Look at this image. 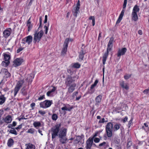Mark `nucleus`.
Here are the masks:
<instances>
[{
    "mask_svg": "<svg viewBox=\"0 0 149 149\" xmlns=\"http://www.w3.org/2000/svg\"><path fill=\"white\" fill-rule=\"evenodd\" d=\"M61 125V124H58L51 128L52 138L53 140L55 139L57 136H58L60 142L63 144L66 143L68 141L66 137L67 129L63 128L60 130Z\"/></svg>",
    "mask_w": 149,
    "mask_h": 149,
    "instance_id": "obj_1",
    "label": "nucleus"
},
{
    "mask_svg": "<svg viewBox=\"0 0 149 149\" xmlns=\"http://www.w3.org/2000/svg\"><path fill=\"white\" fill-rule=\"evenodd\" d=\"M113 38L112 37L110 38L109 42L107 52L104 53L102 57V62L103 65H104L105 63L107 58L108 56L109 52L111 50V48L113 47Z\"/></svg>",
    "mask_w": 149,
    "mask_h": 149,
    "instance_id": "obj_2",
    "label": "nucleus"
},
{
    "mask_svg": "<svg viewBox=\"0 0 149 149\" xmlns=\"http://www.w3.org/2000/svg\"><path fill=\"white\" fill-rule=\"evenodd\" d=\"M43 34V32L42 30L39 32L36 31L34 32L33 38V42L36 43H38L40 40Z\"/></svg>",
    "mask_w": 149,
    "mask_h": 149,
    "instance_id": "obj_3",
    "label": "nucleus"
},
{
    "mask_svg": "<svg viewBox=\"0 0 149 149\" xmlns=\"http://www.w3.org/2000/svg\"><path fill=\"white\" fill-rule=\"evenodd\" d=\"M139 6L136 5L133 8L132 13V19L134 21H136L138 19V17L137 13L139 11Z\"/></svg>",
    "mask_w": 149,
    "mask_h": 149,
    "instance_id": "obj_4",
    "label": "nucleus"
},
{
    "mask_svg": "<svg viewBox=\"0 0 149 149\" xmlns=\"http://www.w3.org/2000/svg\"><path fill=\"white\" fill-rule=\"evenodd\" d=\"M75 77V76L72 77L69 75H68L65 80V84L67 87L68 86L76 84L74 83L75 80L74 79Z\"/></svg>",
    "mask_w": 149,
    "mask_h": 149,
    "instance_id": "obj_5",
    "label": "nucleus"
},
{
    "mask_svg": "<svg viewBox=\"0 0 149 149\" xmlns=\"http://www.w3.org/2000/svg\"><path fill=\"white\" fill-rule=\"evenodd\" d=\"M52 104V100H46L40 103L39 105L40 107L46 109L49 107Z\"/></svg>",
    "mask_w": 149,
    "mask_h": 149,
    "instance_id": "obj_6",
    "label": "nucleus"
},
{
    "mask_svg": "<svg viewBox=\"0 0 149 149\" xmlns=\"http://www.w3.org/2000/svg\"><path fill=\"white\" fill-rule=\"evenodd\" d=\"M127 0H124V1L123 4V9L121 12L120 14L119 15V16L118 19H117L116 22V24L119 23L122 19L124 15V13L125 11V8L126 6Z\"/></svg>",
    "mask_w": 149,
    "mask_h": 149,
    "instance_id": "obj_7",
    "label": "nucleus"
},
{
    "mask_svg": "<svg viewBox=\"0 0 149 149\" xmlns=\"http://www.w3.org/2000/svg\"><path fill=\"white\" fill-rule=\"evenodd\" d=\"M24 83V80H19L17 82L14 90V96H15L16 95Z\"/></svg>",
    "mask_w": 149,
    "mask_h": 149,
    "instance_id": "obj_8",
    "label": "nucleus"
},
{
    "mask_svg": "<svg viewBox=\"0 0 149 149\" xmlns=\"http://www.w3.org/2000/svg\"><path fill=\"white\" fill-rule=\"evenodd\" d=\"M69 39L68 38L65 39L63 45V47L62 49L61 54L62 55H64L66 54L67 51V47L69 43Z\"/></svg>",
    "mask_w": 149,
    "mask_h": 149,
    "instance_id": "obj_9",
    "label": "nucleus"
},
{
    "mask_svg": "<svg viewBox=\"0 0 149 149\" xmlns=\"http://www.w3.org/2000/svg\"><path fill=\"white\" fill-rule=\"evenodd\" d=\"M32 37L31 36H29L22 40V43L24 44L27 43L28 45H29L32 42Z\"/></svg>",
    "mask_w": 149,
    "mask_h": 149,
    "instance_id": "obj_10",
    "label": "nucleus"
},
{
    "mask_svg": "<svg viewBox=\"0 0 149 149\" xmlns=\"http://www.w3.org/2000/svg\"><path fill=\"white\" fill-rule=\"evenodd\" d=\"M23 61V60L22 58H17L13 62V65L15 67L19 66L21 65Z\"/></svg>",
    "mask_w": 149,
    "mask_h": 149,
    "instance_id": "obj_11",
    "label": "nucleus"
},
{
    "mask_svg": "<svg viewBox=\"0 0 149 149\" xmlns=\"http://www.w3.org/2000/svg\"><path fill=\"white\" fill-rule=\"evenodd\" d=\"M85 47L82 44V46L81 48V50L79 52V58L81 60H83L84 57V56L86 53V51L84 49Z\"/></svg>",
    "mask_w": 149,
    "mask_h": 149,
    "instance_id": "obj_12",
    "label": "nucleus"
},
{
    "mask_svg": "<svg viewBox=\"0 0 149 149\" xmlns=\"http://www.w3.org/2000/svg\"><path fill=\"white\" fill-rule=\"evenodd\" d=\"M93 143V140L91 139V138H89L87 141L85 147L86 149H91L92 144Z\"/></svg>",
    "mask_w": 149,
    "mask_h": 149,
    "instance_id": "obj_13",
    "label": "nucleus"
},
{
    "mask_svg": "<svg viewBox=\"0 0 149 149\" xmlns=\"http://www.w3.org/2000/svg\"><path fill=\"white\" fill-rule=\"evenodd\" d=\"M12 29L10 28L6 29L3 32V36L5 38H7L10 35Z\"/></svg>",
    "mask_w": 149,
    "mask_h": 149,
    "instance_id": "obj_14",
    "label": "nucleus"
},
{
    "mask_svg": "<svg viewBox=\"0 0 149 149\" xmlns=\"http://www.w3.org/2000/svg\"><path fill=\"white\" fill-rule=\"evenodd\" d=\"M127 51V49L125 47L121 49H119L118 52L117 56L120 57L121 56L124 55Z\"/></svg>",
    "mask_w": 149,
    "mask_h": 149,
    "instance_id": "obj_15",
    "label": "nucleus"
},
{
    "mask_svg": "<svg viewBox=\"0 0 149 149\" xmlns=\"http://www.w3.org/2000/svg\"><path fill=\"white\" fill-rule=\"evenodd\" d=\"M3 56L4 58L5 62L3 61L2 63H6V66L8 65L9 63V60L10 58V55L8 54H4L3 55Z\"/></svg>",
    "mask_w": 149,
    "mask_h": 149,
    "instance_id": "obj_16",
    "label": "nucleus"
},
{
    "mask_svg": "<svg viewBox=\"0 0 149 149\" xmlns=\"http://www.w3.org/2000/svg\"><path fill=\"white\" fill-rule=\"evenodd\" d=\"M76 86V84H74L70 86H68V93H70L73 92L75 89V87Z\"/></svg>",
    "mask_w": 149,
    "mask_h": 149,
    "instance_id": "obj_17",
    "label": "nucleus"
},
{
    "mask_svg": "<svg viewBox=\"0 0 149 149\" xmlns=\"http://www.w3.org/2000/svg\"><path fill=\"white\" fill-rule=\"evenodd\" d=\"M120 85L122 88L126 90H128L129 87L128 86V84L125 83L123 81H122L120 82Z\"/></svg>",
    "mask_w": 149,
    "mask_h": 149,
    "instance_id": "obj_18",
    "label": "nucleus"
},
{
    "mask_svg": "<svg viewBox=\"0 0 149 149\" xmlns=\"http://www.w3.org/2000/svg\"><path fill=\"white\" fill-rule=\"evenodd\" d=\"M4 121L7 123H10L12 121V117L10 115L7 116L5 118H3Z\"/></svg>",
    "mask_w": 149,
    "mask_h": 149,
    "instance_id": "obj_19",
    "label": "nucleus"
},
{
    "mask_svg": "<svg viewBox=\"0 0 149 149\" xmlns=\"http://www.w3.org/2000/svg\"><path fill=\"white\" fill-rule=\"evenodd\" d=\"M121 126V124L120 123H116L113 126V131L114 132H116L120 128L122 130V127H120Z\"/></svg>",
    "mask_w": 149,
    "mask_h": 149,
    "instance_id": "obj_20",
    "label": "nucleus"
},
{
    "mask_svg": "<svg viewBox=\"0 0 149 149\" xmlns=\"http://www.w3.org/2000/svg\"><path fill=\"white\" fill-rule=\"evenodd\" d=\"M64 106L61 108V109L64 111H70L73 108V107L70 106L69 104H67L66 105L64 104Z\"/></svg>",
    "mask_w": 149,
    "mask_h": 149,
    "instance_id": "obj_21",
    "label": "nucleus"
},
{
    "mask_svg": "<svg viewBox=\"0 0 149 149\" xmlns=\"http://www.w3.org/2000/svg\"><path fill=\"white\" fill-rule=\"evenodd\" d=\"M102 98V96L101 95H99L97 96L95 99L96 105H99V103L101 102Z\"/></svg>",
    "mask_w": 149,
    "mask_h": 149,
    "instance_id": "obj_22",
    "label": "nucleus"
},
{
    "mask_svg": "<svg viewBox=\"0 0 149 149\" xmlns=\"http://www.w3.org/2000/svg\"><path fill=\"white\" fill-rule=\"evenodd\" d=\"M57 88L56 87L53 86V88L50 91H49L47 93V95L48 96H52L53 95V93L56 89Z\"/></svg>",
    "mask_w": 149,
    "mask_h": 149,
    "instance_id": "obj_23",
    "label": "nucleus"
},
{
    "mask_svg": "<svg viewBox=\"0 0 149 149\" xmlns=\"http://www.w3.org/2000/svg\"><path fill=\"white\" fill-rule=\"evenodd\" d=\"M26 149H35V146L31 143H28L25 144Z\"/></svg>",
    "mask_w": 149,
    "mask_h": 149,
    "instance_id": "obj_24",
    "label": "nucleus"
},
{
    "mask_svg": "<svg viewBox=\"0 0 149 149\" xmlns=\"http://www.w3.org/2000/svg\"><path fill=\"white\" fill-rule=\"evenodd\" d=\"M113 125L111 122L108 123L106 126V130H113Z\"/></svg>",
    "mask_w": 149,
    "mask_h": 149,
    "instance_id": "obj_25",
    "label": "nucleus"
},
{
    "mask_svg": "<svg viewBox=\"0 0 149 149\" xmlns=\"http://www.w3.org/2000/svg\"><path fill=\"white\" fill-rule=\"evenodd\" d=\"M6 98L5 97L4 95H0V105L3 104L5 102Z\"/></svg>",
    "mask_w": 149,
    "mask_h": 149,
    "instance_id": "obj_26",
    "label": "nucleus"
},
{
    "mask_svg": "<svg viewBox=\"0 0 149 149\" xmlns=\"http://www.w3.org/2000/svg\"><path fill=\"white\" fill-rule=\"evenodd\" d=\"M14 143V141L12 139L10 138L8 141L7 144L9 147H11Z\"/></svg>",
    "mask_w": 149,
    "mask_h": 149,
    "instance_id": "obj_27",
    "label": "nucleus"
},
{
    "mask_svg": "<svg viewBox=\"0 0 149 149\" xmlns=\"http://www.w3.org/2000/svg\"><path fill=\"white\" fill-rule=\"evenodd\" d=\"M26 25L28 28V31H30L32 27V25L31 24V22L30 21V18L28 20L26 23Z\"/></svg>",
    "mask_w": 149,
    "mask_h": 149,
    "instance_id": "obj_28",
    "label": "nucleus"
},
{
    "mask_svg": "<svg viewBox=\"0 0 149 149\" xmlns=\"http://www.w3.org/2000/svg\"><path fill=\"white\" fill-rule=\"evenodd\" d=\"M1 72L5 73V74L6 76L7 77H9L11 76L10 74L8 72V70L6 69H2Z\"/></svg>",
    "mask_w": 149,
    "mask_h": 149,
    "instance_id": "obj_29",
    "label": "nucleus"
},
{
    "mask_svg": "<svg viewBox=\"0 0 149 149\" xmlns=\"http://www.w3.org/2000/svg\"><path fill=\"white\" fill-rule=\"evenodd\" d=\"M95 91V89H94V88L91 86L90 88L88 89V91L86 93H88L90 94H92L94 93Z\"/></svg>",
    "mask_w": 149,
    "mask_h": 149,
    "instance_id": "obj_30",
    "label": "nucleus"
},
{
    "mask_svg": "<svg viewBox=\"0 0 149 149\" xmlns=\"http://www.w3.org/2000/svg\"><path fill=\"white\" fill-rule=\"evenodd\" d=\"M106 132L107 136L111 137L112 135V130H106Z\"/></svg>",
    "mask_w": 149,
    "mask_h": 149,
    "instance_id": "obj_31",
    "label": "nucleus"
},
{
    "mask_svg": "<svg viewBox=\"0 0 149 149\" xmlns=\"http://www.w3.org/2000/svg\"><path fill=\"white\" fill-rule=\"evenodd\" d=\"M33 125L37 129V127H39L41 126V124L40 122L36 121L34 122Z\"/></svg>",
    "mask_w": 149,
    "mask_h": 149,
    "instance_id": "obj_32",
    "label": "nucleus"
},
{
    "mask_svg": "<svg viewBox=\"0 0 149 149\" xmlns=\"http://www.w3.org/2000/svg\"><path fill=\"white\" fill-rule=\"evenodd\" d=\"M79 7H76V9L75 10V12L73 14V15L75 16L76 17H77V14L79 13Z\"/></svg>",
    "mask_w": 149,
    "mask_h": 149,
    "instance_id": "obj_33",
    "label": "nucleus"
},
{
    "mask_svg": "<svg viewBox=\"0 0 149 149\" xmlns=\"http://www.w3.org/2000/svg\"><path fill=\"white\" fill-rule=\"evenodd\" d=\"M22 93L24 95H26L27 94V92L25 91V87H23L21 90Z\"/></svg>",
    "mask_w": 149,
    "mask_h": 149,
    "instance_id": "obj_34",
    "label": "nucleus"
},
{
    "mask_svg": "<svg viewBox=\"0 0 149 149\" xmlns=\"http://www.w3.org/2000/svg\"><path fill=\"white\" fill-rule=\"evenodd\" d=\"M89 19L90 20H92V25L94 26L95 25V18L94 16H91L89 17Z\"/></svg>",
    "mask_w": 149,
    "mask_h": 149,
    "instance_id": "obj_35",
    "label": "nucleus"
},
{
    "mask_svg": "<svg viewBox=\"0 0 149 149\" xmlns=\"http://www.w3.org/2000/svg\"><path fill=\"white\" fill-rule=\"evenodd\" d=\"M80 66V64L78 63H74L73 65V67L76 68H79Z\"/></svg>",
    "mask_w": 149,
    "mask_h": 149,
    "instance_id": "obj_36",
    "label": "nucleus"
},
{
    "mask_svg": "<svg viewBox=\"0 0 149 149\" xmlns=\"http://www.w3.org/2000/svg\"><path fill=\"white\" fill-rule=\"evenodd\" d=\"M35 130L33 129L30 128L27 131V133L33 134L35 132Z\"/></svg>",
    "mask_w": 149,
    "mask_h": 149,
    "instance_id": "obj_37",
    "label": "nucleus"
},
{
    "mask_svg": "<svg viewBox=\"0 0 149 149\" xmlns=\"http://www.w3.org/2000/svg\"><path fill=\"white\" fill-rule=\"evenodd\" d=\"M58 118V116L56 113H54L52 116V119L54 120H56Z\"/></svg>",
    "mask_w": 149,
    "mask_h": 149,
    "instance_id": "obj_38",
    "label": "nucleus"
},
{
    "mask_svg": "<svg viewBox=\"0 0 149 149\" xmlns=\"http://www.w3.org/2000/svg\"><path fill=\"white\" fill-rule=\"evenodd\" d=\"M77 139H78L79 141L81 143H83L84 142V140H83V142L82 141V138L81 136H77Z\"/></svg>",
    "mask_w": 149,
    "mask_h": 149,
    "instance_id": "obj_39",
    "label": "nucleus"
},
{
    "mask_svg": "<svg viewBox=\"0 0 149 149\" xmlns=\"http://www.w3.org/2000/svg\"><path fill=\"white\" fill-rule=\"evenodd\" d=\"M9 132L11 134H14L16 135H17V134L16 131L14 129H13V130H10L9 131Z\"/></svg>",
    "mask_w": 149,
    "mask_h": 149,
    "instance_id": "obj_40",
    "label": "nucleus"
},
{
    "mask_svg": "<svg viewBox=\"0 0 149 149\" xmlns=\"http://www.w3.org/2000/svg\"><path fill=\"white\" fill-rule=\"evenodd\" d=\"M99 81L97 79H96L95 81L93 84H92L91 86L93 88H95L97 85Z\"/></svg>",
    "mask_w": 149,
    "mask_h": 149,
    "instance_id": "obj_41",
    "label": "nucleus"
},
{
    "mask_svg": "<svg viewBox=\"0 0 149 149\" xmlns=\"http://www.w3.org/2000/svg\"><path fill=\"white\" fill-rule=\"evenodd\" d=\"M143 92L145 94L149 95V87L148 89L145 90Z\"/></svg>",
    "mask_w": 149,
    "mask_h": 149,
    "instance_id": "obj_42",
    "label": "nucleus"
},
{
    "mask_svg": "<svg viewBox=\"0 0 149 149\" xmlns=\"http://www.w3.org/2000/svg\"><path fill=\"white\" fill-rule=\"evenodd\" d=\"M131 74H126L125 75H124V78L125 79L127 80L129 79L130 77H131Z\"/></svg>",
    "mask_w": 149,
    "mask_h": 149,
    "instance_id": "obj_43",
    "label": "nucleus"
},
{
    "mask_svg": "<svg viewBox=\"0 0 149 149\" xmlns=\"http://www.w3.org/2000/svg\"><path fill=\"white\" fill-rule=\"evenodd\" d=\"M49 26V23H48V25H45L44 26V28L45 29V33L47 34V31L48 29V27Z\"/></svg>",
    "mask_w": 149,
    "mask_h": 149,
    "instance_id": "obj_44",
    "label": "nucleus"
},
{
    "mask_svg": "<svg viewBox=\"0 0 149 149\" xmlns=\"http://www.w3.org/2000/svg\"><path fill=\"white\" fill-rule=\"evenodd\" d=\"M94 141L95 143H99L100 141V139L97 138H95L94 139Z\"/></svg>",
    "mask_w": 149,
    "mask_h": 149,
    "instance_id": "obj_45",
    "label": "nucleus"
},
{
    "mask_svg": "<svg viewBox=\"0 0 149 149\" xmlns=\"http://www.w3.org/2000/svg\"><path fill=\"white\" fill-rule=\"evenodd\" d=\"M132 145V142L131 141H128L127 143V148H129Z\"/></svg>",
    "mask_w": 149,
    "mask_h": 149,
    "instance_id": "obj_46",
    "label": "nucleus"
},
{
    "mask_svg": "<svg viewBox=\"0 0 149 149\" xmlns=\"http://www.w3.org/2000/svg\"><path fill=\"white\" fill-rule=\"evenodd\" d=\"M24 49V48L21 47L18 48L17 50V53H18L20 52L21 51H22Z\"/></svg>",
    "mask_w": 149,
    "mask_h": 149,
    "instance_id": "obj_47",
    "label": "nucleus"
},
{
    "mask_svg": "<svg viewBox=\"0 0 149 149\" xmlns=\"http://www.w3.org/2000/svg\"><path fill=\"white\" fill-rule=\"evenodd\" d=\"M98 134V132H95V134H94V135H93V136L91 138V139H92V140H93L95 138H96L95 137L97 136Z\"/></svg>",
    "mask_w": 149,
    "mask_h": 149,
    "instance_id": "obj_48",
    "label": "nucleus"
},
{
    "mask_svg": "<svg viewBox=\"0 0 149 149\" xmlns=\"http://www.w3.org/2000/svg\"><path fill=\"white\" fill-rule=\"evenodd\" d=\"M38 113L42 115H44L46 113L45 111H42L41 110H39L38 111Z\"/></svg>",
    "mask_w": 149,
    "mask_h": 149,
    "instance_id": "obj_49",
    "label": "nucleus"
},
{
    "mask_svg": "<svg viewBox=\"0 0 149 149\" xmlns=\"http://www.w3.org/2000/svg\"><path fill=\"white\" fill-rule=\"evenodd\" d=\"M45 98V95H43L42 96H40L38 98V100H41Z\"/></svg>",
    "mask_w": 149,
    "mask_h": 149,
    "instance_id": "obj_50",
    "label": "nucleus"
},
{
    "mask_svg": "<svg viewBox=\"0 0 149 149\" xmlns=\"http://www.w3.org/2000/svg\"><path fill=\"white\" fill-rule=\"evenodd\" d=\"M127 116H125V118L122 119V121L124 123H125L127 121Z\"/></svg>",
    "mask_w": 149,
    "mask_h": 149,
    "instance_id": "obj_51",
    "label": "nucleus"
},
{
    "mask_svg": "<svg viewBox=\"0 0 149 149\" xmlns=\"http://www.w3.org/2000/svg\"><path fill=\"white\" fill-rule=\"evenodd\" d=\"M78 92L77 91L75 92L72 94V96L73 97H74L75 96L78 94Z\"/></svg>",
    "mask_w": 149,
    "mask_h": 149,
    "instance_id": "obj_52",
    "label": "nucleus"
},
{
    "mask_svg": "<svg viewBox=\"0 0 149 149\" xmlns=\"http://www.w3.org/2000/svg\"><path fill=\"white\" fill-rule=\"evenodd\" d=\"M105 122V119L104 118L100 119L99 121V123H104Z\"/></svg>",
    "mask_w": 149,
    "mask_h": 149,
    "instance_id": "obj_53",
    "label": "nucleus"
},
{
    "mask_svg": "<svg viewBox=\"0 0 149 149\" xmlns=\"http://www.w3.org/2000/svg\"><path fill=\"white\" fill-rule=\"evenodd\" d=\"M40 25L39 28L41 27L42 19L41 17H40L39 18Z\"/></svg>",
    "mask_w": 149,
    "mask_h": 149,
    "instance_id": "obj_54",
    "label": "nucleus"
},
{
    "mask_svg": "<svg viewBox=\"0 0 149 149\" xmlns=\"http://www.w3.org/2000/svg\"><path fill=\"white\" fill-rule=\"evenodd\" d=\"M106 143L105 142H103L102 143L99 144V146L101 147L102 146H105Z\"/></svg>",
    "mask_w": 149,
    "mask_h": 149,
    "instance_id": "obj_55",
    "label": "nucleus"
},
{
    "mask_svg": "<svg viewBox=\"0 0 149 149\" xmlns=\"http://www.w3.org/2000/svg\"><path fill=\"white\" fill-rule=\"evenodd\" d=\"M47 15H45V20L44 21V23H45L47 22Z\"/></svg>",
    "mask_w": 149,
    "mask_h": 149,
    "instance_id": "obj_56",
    "label": "nucleus"
},
{
    "mask_svg": "<svg viewBox=\"0 0 149 149\" xmlns=\"http://www.w3.org/2000/svg\"><path fill=\"white\" fill-rule=\"evenodd\" d=\"M3 121L4 120H3V118L2 119L1 117L0 116V125H2L3 123Z\"/></svg>",
    "mask_w": 149,
    "mask_h": 149,
    "instance_id": "obj_57",
    "label": "nucleus"
},
{
    "mask_svg": "<svg viewBox=\"0 0 149 149\" xmlns=\"http://www.w3.org/2000/svg\"><path fill=\"white\" fill-rule=\"evenodd\" d=\"M22 128V125L21 124L19 125L17 127H15V129H16L17 130H18V129H21Z\"/></svg>",
    "mask_w": 149,
    "mask_h": 149,
    "instance_id": "obj_58",
    "label": "nucleus"
},
{
    "mask_svg": "<svg viewBox=\"0 0 149 149\" xmlns=\"http://www.w3.org/2000/svg\"><path fill=\"white\" fill-rule=\"evenodd\" d=\"M68 72L71 75H72L73 74V72L71 71L70 69L67 70Z\"/></svg>",
    "mask_w": 149,
    "mask_h": 149,
    "instance_id": "obj_59",
    "label": "nucleus"
},
{
    "mask_svg": "<svg viewBox=\"0 0 149 149\" xmlns=\"http://www.w3.org/2000/svg\"><path fill=\"white\" fill-rule=\"evenodd\" d=\"M138 33L139 35H141L143 34L142 31L141 30H139L138 31Z\"/></svg>",
    "mask_w": 149,
    "mask_h": 149,
    "instance_id": "obj_60",
    "label": "nucleus"
},
{
    "mask_svg": "<svg viewBox=\"0 0 149 149\" xmlns=\"http://www.w3.org/2000/svg\"><path fill=\"white\" fill-rule=\"evenodd\" d=\"M35 103L33 102L31 104V107L32 108L33 107H35Z\"/></svg>",
    "mask_w": 149,
    "mask_h": 149,
    "instance_id": "obj_61",
    "label": "nucleus"
},
{
    "mask_svg": "<svg viewBox=\"0 0 149 149\" xmlns=\"http://www.w3.org/2000/svg\"><path fill=\"white\" fill-rule=\"evenodd\" d=\"M81 97V96L80 95L78 97H76L75 100L76 101H78L80 99Z\"/></svg>",
    "mask_w": 149,
    "mask_h": 149,
    "instance_id": "obj_62",
    "label": "nucleus"
},
{
    "mask_svg": "<svg viewBox=\"0 0 149 149\" xmlns=\"http://www.w3.org/2000/svg\"><path fill=\"white\" fill-rule=\"evenodd\" d=\"M17 125V123L15 121H13V123L12 125L13 127H15Z\"/></svg>",
    "mask_w": 149,
    "mask_h": 149,
    "instance_id": "obj_63",
    "label": "nucleus"
},
{
    "mask_svg": "<svg viewBox=\"0 0 149 149\" xmlns=\"http://www.w3.org/2000/svg\"><path fill=\"white\" fill-rule=\"evenodd\" d=\"M74 142L75 143H79V141L78 139H77V138L76 139L74 140Z\"/></svg>",
    "mask_w": 149,
    "mask_h": 149,
    "instance_id": "obj_64",
    "label": "nucleus"
}]
</instances>
